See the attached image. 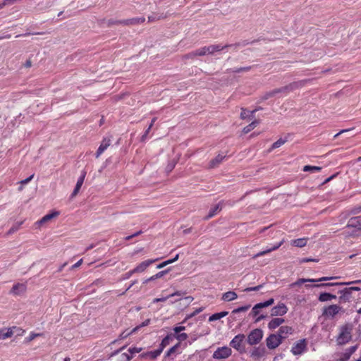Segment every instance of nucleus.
<instances>
[{
	"instance_id": "obj_44",
	"label": "nucleus",
	"mask_w": 361,
	"mask_h": 361,
	"mask_svg": "<svg viewBox=\"0 0 361 361\" xmlns=\"http://www.w3.org/2000/svg\"><path fill=\"white\" fill-rule=\"evenodd\" d=\"M133 357V355L130 353H123L121 355V361H130Z\"/></svg>"
},
{
	"instance_id": "obj_54",
	"label": "nucleus",
	"mask_w": 361,
	"mask_h": 361,
	"mask_svg": "<svg viewBox=\"0 0 361 361\" xmlns=\"http://www.w3.org/2000/svg\"><path fill=\"white\" fill-rule=\"evenodd\" d=\"M33 177H34V174H32V175H31L30 176H29L28 178H25V179H24V180H21V181L20 182V183L22 185H25V184L28 183H29V182H30L32 178H33Z\"/></svg>"
},
{
	"instance_id": "obj_14",
	"label": "nucleus",
	"mask_w": 361,
	"mask_h": 361,
	"mask_svg": "<svg viewBox=\"0 0 361 361\" xmlns=\"http://www.w3.org/2000/svg\"><path fill=\"white\" fill-rule=\"evenodd\" d=\"M232 46V44H226L225 46H221V44H212L207 46V53L208 54L212 55L215 52L220 51L224 50L225 48L231 47Z\"/></svg>"
},
{
	"instance_id": "obj_52",
	"label": "nucleus",
	"mask_w": 361,
	"mask_h": 361,
	"mask_svg": "<svg viewBox=\"0 0 361 361\" xmlns=\"http://www.w3.org/2000/svg\"><path fill=\"white\" fill-rule=\"evenodd\" d=\"M185 329V327L183 326H176L174 329H173V331H174V334H179L180 331H183Z\"/></svg>"
},
{
	"instance_id": "obj_8",
	"label": "nucleus",
	"mask_w": 361,
	"mask_h": 361,
	"mask_svg": "<svg viewBox=\"0 0 361 361\" xmlns=\"http://www.w3.org/2000/svg\"><path fill=\"white\" fill-rule=\"evenodd\" d=\"M339 276H335V277H322L318 279H299L295 282L291 283L290 285V287H295L296 286H300L305 282H321V281H326L331 279H339Z\"/></svg>"
},
{
	"instance_id": "obj_58",
	"label": "nucleus",
	"mask_w": 361,
	"mask_h": 361,
	"mask_svg": "<svg viewBox=\"0 0 361 361\" xmlns=\"http://www.w3.org/2000/svg\"><path fill=\"white\" fill-rule=\"evenodd\" d=\"M179 346V343L175 345L172 348H171L169 351L167 352V355L169 356L171 353H174L176 350V348Z\"/></svg>"
},
{
	"instance_id": "obj_41",
	"label": "nucleus",
	"mask_w": 361,
	"mask_h": 361,
	"mask_svg": "<svg viewBox=\"0 0 361 361\" xmlns=\"http://www.w3.org/2000/svg\"><path fill=\"white\" fill-rule=\"evenodd\" d=\"M286 142V140H283L282 138H280L277 141H276L275 142H274L272 144V146H271V149H276V148H279L281 146H282L283 144H285Z\"/></svg>"
},
{
	"instance_id": "obj_34",
	"label": "nucleus",
	"mask_w": 361,
	"mask_h": 361,
	"mask_svg": "<svg viewBox=\"0 0 361 361\" xmlns=\"http://www.w3.org/2000/svg\"><path fill=\"white\" fill-rule=\"evenodd\" d=\"M322 170V167L320 166H310V165H306L303 167V169L302 171H310V172H317V171H320Z\"/></svg>"
},
{
	"instance_id": "obj_61",
	"label": "nucleus",
	"mask_w": 361,
	"mask_h": 361,
	"mask_svg": "<svg viewBox=\"0 0 361 361\" xmlns=\"http://www.w3.org/2000/svg\"><path fill=\"white\" fill-rule=\"evenodd\" d=\"M352 294V291H359L360 290V288L357 286H352L350 288H346Z\"/></svg>"
},
{
	"instance_id": "obj_12",
	"label": "nucleus",
	"mask_w": 361,
	"mask_h": 361,
	"mask_svg": "<svg viewBox=\"0 0 361 361\" xmlns=\"http://www.w3.org/2000/svg\"><path fill=\"white\" fill-rule=\"evenodd\" d=\"M85 176H86V172L85 171H82V173H81V176L78 179V181H77L76 185L75 187V189L73 190V192H72V194L71 195V198L75 197L78 195V193L79 192V191H80V188H81V187H82V185L83 184Z\"/></svg>"
},
{
	"instance_id": "obj_29",
	"label": "nucleus",
	"mask_w": 361,
	"mask_h": 361,
	"mask_svg": "<svg viewBox=\"0 0 361 361\" xmlns=\"http://www.w3.org/2000/svg\"><path fill=\"white\" fill-rule=\"evenodd\" d=\"M307 238H298L291 241V245L298 247H303L307 244Z\"/></svg>"
},
{
	"instance_id": "obj_22",
	"label": "nucleus",
	"mask_w": 361,
	"mask_h": 361,
	"mask_svg": "<svg viewBox=\"0 0 361 361\" xmlns=\"http://www.w3.org/2000/svg\"><path fill=\"white\" fill-rule=\"evenodd\" d=\"M226 157L225 155L218 154L215 158L212 159L209 164V168L214 169L218 166Z\"/></svg>"
},
{
	"instance_id": "obj_25",
	"label": "nucleus",
	"mask_w": 361,
	"mask_h": 361,
	"mask_svg": "<svg viewBox=\"0 0 361 361\" xmlns=\"http://www.w3.org/2000/svg\"><path fill=\"white\" fill-rule=\"evenodd\" d=\"M237 298L238 295L234 291H228L223 294L221 299L224 301H232Z\"/></svg>"
},
{
	"instance_id": "obj_6",
	"label": "nucleus",
	"mask_w": 361,
	"mask_h": 361,
	"mask_svg": "<svg viewBox=\"0 0 361 361\" xmlns=\"http://www.w3.org/2000/svg\"><path fill=\"white\" fill-rule=\"evenodd\" d=\"M231 348L228 346L218 348L213 353L214 359H225L231 355Z\"/></svg>"
},
{
	"instance_id": "obj_33",
	"label": "nucleus",
	"mask_w": 361,
	"mask_h": 361,
	"mask_svg": "<svg viewBox=\"0 0 361 361\" xmlns=\"http://www.w3.org/2000/svg\"><path fill=\"white\" fill-rule=\"evenodd\" d=\"M175 335L169 334L167 335L161 341V345L162 350L164 348H165L166 345H169L170 342L174 338Z\"/></svg>"
},
{
	"instance_id": "obj_11",
	"label": "nucleus",
	"mask_w": 361,
	"mask_h": 361,
	"mask_svg": "<svg viewBox=\"0 0 361 361\" xmlns=\"http://www.w3.org/2000/svg\"><path fill=\"white\" fill-rule=\"evenodd\" d=\"M288 312V307L284 303H279L274 307L271 310V315L274 316H283Z\"/></svg>"
},
{
	"instance_id": "obj_4",
	"label": "nucleus",
	"mask_w": 361,
	"mask_h": 361,
	"mask_svg": "<svg viewBox=\"0 0 361 361\" xmlns=\"http://www.w3.org/2000/svg\"><path fill=\"white\" fill-rule=\"evenodd\" d=\"M342 310V307L337 305H331L324 308L322 315L329 319H333Z\"/></svg>"
},
{
	"instance_id": "obj_36",
	"label": "nucleus",
	"mask_w": 361,
	"mask_h": 361,
	"mask_svg": "<svg viewBox=\"0 0 361 361\" xmlns=\"http://www.w3.org/2000/svg\"><path fill=\"white\" fill-rule=\"evenodd\" d=\"M23 222H17L7 232L6 235H9L19 230Z\"/></svg>"
},
{
	"instance_id": "obj_5",
	"label": "nucleus",
	"mask_w": 361,
	"mask_h": 361,
	"mask_svg": "<svg viewBox=\"0 0 361 361\" xmlns=\"http://www.w3.org/2000/svg\"><path fill=\"white\" fill-rule=\"evenodd\" d=\"M145 21V18L144 17L140 18H133L126 20H116V21H109V24H118L123 25L126 26L142 24Z\"/></svg>"
},
{
	"instance_id": "obj_10",
	"label": "nucleus",
	"mask_w": 361,
	"mask_h": 361,
	"mask_svg": "<svg viewBox=\"0 0 361 361\" xmlns=\"http://www.w3.org/2000/svg\"><path fill=\"white\" fill-rule=\"evenodd\" d=\"M306 345L307 344L305 339L300 340L293 345L291 352L295 355H300L305 351Z\"/></svg>"
},
{
	"instance_id": "obj_3",
	"label": "nucleus",
	"mask_w": 361,
	"mask_h": 361,
	"mask_svg": "<svg viewBox=\"0 0 361 361\" xmlns=\"http://www.w3.org/2000/svg\"><path fill=\"white\" fill-rule=\"evenodd\" d=\"M263 337V331L259 329L252 330L248 335L247 341L250 345L259 343Z\"/></svg>"
},
{
	"instance_id": "obj_49",
	"label": "nucleus",
	"mask_w": 361,
	"mask_h": 361,
	"mask_svg": "<svg viewBox=\"0 0 361 361\" xmlns=\"http://www.w3.org/2000/svg\"><path fill=\"white\" fill-rule=\"evenodd\" d=\"M260 308L257 305V304L252 307L250 314L252 317H256L259 313Z\"/></svg>"
},
{
	"instance_id": "obj_38",
	"label": "nucleus",
	"mask_w": 361,
	"mask_h": 361,
	"mask_svg": "<svg viewBox=\"0 0 361 361\" xmlns=\"http://www.w3.org/2000/svg\"><path fill=\"white\" fill-rule=\"evenodd\" d=\"M156 120H157L156 117L152 118V121H151L148 128L146 130V131L145 132L144 135L142 136V138H141L142 141H145V140L148 133H149V131H150L151 128H152V126H153L154 122L156 121Z\"/></svg>"
},
{
	"instance_id": "obj_47",
	"label": "nucleus",
	"mask_w": 361,
	"mask_h": 361,
	"mask_svg": "<svg viewBox=\"0 0 361 361\" xmlns=\"http://www.w3.org/2000/svg\"><path fill=\"white\" fill-rule=\"evenodd\" d=\"M250 307V305H246V306L240 307H238L237 309L233 310L232 311V314H236V313L241 312H245Z\"/></svg>"
},
{
	"instance_id": "obj_31",
	"label": "nucleus",
	"mask_w": 361,
	"mask_h": 361,
	"mask_svg": "<svg viewBox=\"0 0 361 361\" xmlns=\"http://www.w3.org/2000/svg\"><path fill=\"white\" fill-rule=\"evenodd\" d=\"M259 123V121H258V120L253 121L251 123H250L249 125H247L243 129V133L244 134L248 133L252 130H253L255 127H257Z\"/></svg>"
},
{
	"instance_id": "obj_50",
	"label": "nucleus",
	"mask_w": 361,
	"mask_h": 361,
	"mask_svg": "<svg viewBox=\"0 0 361 361\" xmlns=\"http://www.w3.org/2000/svg\"><path fill=\"white\" fill-rule=\"evenodd\" d=\"M262 287V285H259L255 287H249L245 288V291L250 292V291H256L259 290Z\"/></svg>"
},
{
	"instance_id": "obj_57",
	"label": "nucleus",
	"mask_w": 361,
	"mask_h": 361,
	"mask_svg": "<svg viewBox=\"0 0 361 361\" xmlns=\"http://www.w3.org/2000/svg\"><path fill=\"white\" fill-rule=\"evenodd\" d=\"M248 117V114L247 111L244 109H242V111L240 113V118L241 119H245Z\"/></svg>"
},
{
	"instance_id": "obj_48",
	"label": "nucleus",
	"mask_w": 361,
	"mask_h": 361,
	"mask_svg": "<svg viewBox=\"0 0 361 361\" xmlns=\"http://www.w3.org/2000/svg\"><path fill=\"white\" fill-rule=\"evenodd\" d=\"M139 326L133 329L130 332H126V331H123L122 332L121 334H120V336H119V338L120 339H124L126 338H127L129 335H130L132 333L135 332L137 329H138Z\"/></svg>"
},
{
	"instance_id": "obj_51",
	"label": "nucleus",
	"mask_w": 361,
	"mask_h": 361,
	"mask_svg": "<svg viewBox=\"0 0 361 361\" xmlns=\"http://www.w3.org/2000/svg\"><path fill=\"white\" fill-rule=\"evenodd\" d=\"M319 260L317 259L312 258H302L300 260V263H305L309 262H317Z\"/></svg>"
},
{
	"instance_id": "obj_15",
	"label": "nucleus",
	"mask_w": 361,
	"mask_h": 361,
	"mask_svg": "<svg viewBox=\"0 0 361 361\" xmlns=\"http://www.w3.org/2000/svg\"><path fill=\"white\" fill-rule=\"evenodd\" d=\"M284 243V240H282L279 243H278L277 245L269 248V249H267L264 251H261L258 253H257L256 255H253L252 257V259H256L259 257H261V256H263V255H265L268 253H270L272 251H274V250H276L277 249H279L282 245L283 243Z\"/></svg>"
},
{
	"instance_id": "obj_9",
	"label": "nucleus",
	"mask_w": 361,
	"mask_h": 361,
	"mask_svg": "<svg viewBox=\"0 0 361 361\" xmlns=\"http://www.w3.org/2000/svg\"><path fill=\"white\" fill-rule=\"evenodd\" d=\"M245 336L244 334H238L231 341L230 345L234 349L241 351L243 350L241 344L245 341Z\"/></svg>"
},
{
	"instance_id": "obj_21",
	"label": "nucleus",
	"mask_w": 361,
	"mask_h": 361,
	"mask_svg": "<svg viewBox=\"0 0 361 361\" xmlns=\"http://www.w3.org/2000/svg\"><path fill=\"white\" fill-rule=\"evenodd\" d=\"M285 322L284 319L280 317L273 318L268 324L269 329H275Z\"/></svg>"
},
{
	"instance_id": "obj_16",
	"label": "nucleus",
	"mask_w": 361,
	"mask_h": 361,
	"mask_svg": "<svg viewBox=\"0 0 361 361\" xmlns=\"http://www.w3.org/2000/svg\"><path fill=\"white\" fill-rule=\"evenodd\" d=\"M293 329L288 326H282L279 328L277 334L281 336V339L286 338L288 335L292 334Z\"/></svg>"
},
{
	"instance_id": "obj_13",
	"label": "nucleus",
	"mask_w": 361,
	"mask_h": 361,
	"mask_svg": "<svg viewBox=\"0 0 361 361\" xmlns=\"http://www.w3.org/2000/svg\"><path fill=\"white\" fill-rule=\"evenodd\" d=\"M111 139L109 137H104L101 145H99L97 152H96V158H99V157L107 149V147L111 145Z\"/></svg>"
},
{
	"instance_id": "obj_35",
	"label": "nucleus",
	"mask_w": 361,
	"mask_h": 361,
	"mask_svg": "<svg viewBox=\"0 0 361 361\" xmlns=\"http://www.w3.org/2000/svg\"><path fill=\"white\" fill-rule=\"evenodd\" d=\"M178 257H179V255H176L174 258H173L171 259L166 260V261L159 264V265H157V268L158 269H161V268L164 267L165 266H166V265H168L169 264H171V263L177 261L178 259Z\"/></svg>"
},
{
	"instance_id": "obj_39",
	"label": "nucleus",
	"mask_w": 361,
	"mask_h": 361,
	"mask_svg": "<svg viewBox=\"0 0 361 361\" xmlns=\"http://www.w3.org/2000/svg\"><path fill=\"white\" fill-rule=\"evenodd\" d=\"M195 54H196V56H205V55L208 54L207 46H204L198 49H196Z\"/></svg>"
},
{
	"instance_id": "obj_27",
	"label": "nucleus",
	"mask_w": 361,
	"mask_h": 361,
	"mask_svg": "<svg viewBox=\"0 0 361 361\" xmlns=\"http://www.w3.org/2000/svg\"><path fill=\"white\" fill-rule=\"evenodd\" d=\"M221 209H222V206H221V203L217 204L216 205H215L213 208H212L209 210V212L205 219H209L213 217L218 212H219L221 210Z\"/></svg>"
},
{
	"instance_id": "obj_64",
	"label": "nucleus",
	"mask_w": 361,
	"mask_h": 361,
	"mask_svg": "<svg viewBox=\"0 0 361 361\" xmlns=\"http://www.w3.org/2000/svg\"><path fill=\"white\" fill-rule=\"evenodd\" d=\"M166 273H167V271H161L158 272L155 274V278L159 279L162 277Z\"/></svg>"
},
{
	"instance_id": "obj_24",
	"label": "nucleus",
	"mask_w": 361,
	"mask_h": 361,
	"mask_svg": "<svg viewBox=\"0 0 361 361\" xmlns=\"http://www.w3.org/2000/svg\"><path fill=\"white\" fill-rule=\"evenodd\" d=\"M169 16H171V13H169L168 12L166 13H160V14L159 13H153L152 15H151L148 17V20L149 22H154V21L159 20L161 19H165Z\"/></svg>"
},
{
	"instance_id": "obj_62",
	"label": "nucleus",
	"mask_w": 361,
	"mask_h": 361,
	"mask_svg": "<svg viewBox=\"0 0 361 361\" xmlns=\"http://www.w3.org/2000/svg\"><path fill=\"white\" fill-rule=\"evenodd\" d=\"M184 295V293L183 292H181V291H176L171 295H169V297L171 298V297H173V296H182Z\"/></svg>"
},
{
	"instance_id": "obj_19",
	"label": "nucleus",
	"mask_w": 361,
	"mask_h": 361,
	"mask_svg": "<svg viewBox=\"0 0 361 361\" xmlns=\"http://www.w3.org/2000/svg\"><path fill=\"white\" fill-rule=\"evenodd\" d=\"M59 215V212H53L51 214H48L43 216L39 221L36 222V224L39 225V226L43 225L44 224L49 221L52 219L58 216Z\"/></svg>"
},
{
	"instance_id": "obj_43",
	"label": "nucleus",
	"mask_w": 361,
	"mask_h": 361,
	"mask_svg": "<svg viewBox=\"0 0 361 361\" xmlns=\"http://www.w3.org/2000/svg\"><path fill=\"white\" fill-rule=\"evenodd\" d=\"M250 66H247V67H241V68H234V69H231V71L232 73H241V72H247V71H249L250 70Z\"/></svg>"
},
{
	"instance_id": "obj_40",
	"label": "nucleus",
	"mask_w": 361,
	"mask_h": 361,
	"mask_svg": "<svg viewBox=\"0 0 361 361\" xmlns=\"http://www.w3.org/2000/svg\"><path fill=\"white\" fill-rule=\"evenodd\" d=\"M343 282H337V283H319L315 284L314 287H325V286H344V284H340Z\"/></svg>"
},
{
	"instance_id": "obj_46",
	"label": "nucleus",
	"mask_w": 361,
	"mask_h": 361,
	"mask_svg": "<svg viewBox=\"0 0 361 361\" xmlns=\"http://www.w3.org/2000/svg\"><path fill=\"white\" fill-rule=\"evenodd\" d=\"M162 350H163L162 348H160V349H158V350H154V351H151V352L149 353V355L152 359L156 358L157 357H158L161 354Z\"/></svg>"
},
{
	"instance_id": "obj_60",
	"label": "nucleus",
	"mask_w": 361,
	"mask_h": 361,
	"mask_svg": "<svg viewBox=\"0 0 361 361\" xmlns=\"http://www.w3.org/2000/svg\"><path fill=\"white\" fill-rule=\"evenodd\" d=\"M82 263V259H80L78 262H76L75 264H74L71 268L70 269L71 270H73L74 269H76L78 267H79Z\"/></svg>"
},
{
	"instance_id": "obj_42",
	"label": "nucleus",
	"mask_w": 361,
	"mask_h": 361,
	"mask_svg": "<svg viewBox=\"0 0 361 361\" xmlns=\"http://www.w3.org/2000/svg\"><path fill=\"white\" fill-rule=\"evenodd\" d=\"M43 336V334H41V333H33L32 332L30 336L25 338V341L27 342H30L32 341V340H34L35 338L37 337H39V336Z\"/></svg>"
},
{
	"instance_id": "obj_45",
	"label": "nucleus",
	"mask_w": 361,
	"mask_h": 361,
	"mask_svg": "<svg viewBox=\"0 0 361 361\" xmlns=\"http://www.w3.org/2000/svg\"><path fill=\"white\" fill-rule=\"evenodd\" d=\"M174 335H175L174 338H176L179 341H183L188 338V335L185 333H182V334L179 333V334H174Z\"/></svg>"
},
{
	"instance_id": "obj_55",
	"label": "nucleus",
	"mask_w": 361,
	"mask_h": 361,
	"mask_svg": "<svg viewBox=\"0 0 361 361\" xmlns=\"http://www.w3.org/2000/svg\"><path fill=\"white\" fill-rule=\"evenodd\" d=\"M170 297H169V295L167 297H163V298H155L153 300V302L154 303H157V302H165L167 300V299H169Z\"/></svg>"
},
{
	"instance_id": "obj_32",
	"label": "nucleus",
	"mask_w": 361,
	"mask_h": 361,
	"mask_svg": "<svg viewBox=\"0 0 361 361\" xmlns=\"http://www.w3.org/2000/svg\"><path fill=\"white\" fill-rule=\"evenodd\" d=\"M227 314H228V312H221L215 313L209 317V321L214 322V321L220 319L224 317L225 316H226Z\"/></svg>"
},
{
	"instance_id": "obj_7",
	"label": "nucleus",
	"mask_w": 361,
	"mask_h": 361,
	"mask_svg": "<svg viewBox=\"0 0 361 361\" xmlns=\"http://www.w3.org/2000/svg\"><path fill=\"white\" fill-rule=\"evenodd\" d=\"M266 342L268 348L275 349L282 343V340L281 339V336H279L277 334H273L266 339Z\"/></svg>"
},
{
	"instance_id": "obj_28",
	"label": "nucleus",
	"mask_w": 361,
	"mask_h": 361,
	"mask_svg": "<svg viewBox=\"0 0 361 361\" xmlns=\"http://www.w3.org/2000/svg\"><path fill=\"white\" fill-rule=\"evenodd\" d=\"M336 298V296L335 295H332L329 293H322L319 296V300L320 302H326L332 299H335Z\"/></svg>"
},
{
	"instance_id": "obj_18",
	"label": "nucleus",
	"mask_w": 361,
	"mask_h": 361,
	"mask_svg": "<svg viewBox=\"0 0 361 361\" xmlns=\"http://www.w3.org/2000/svg\"><path fill=\"white\" fill-rule=\"evenodd\" d=\"M25 290H26L25 285H24L23 283H16L12 287V288L10 291V293L13 294V295H18L23 293L25 291Z\"/></svg>"
},
{
	"instance_id": "obj_63",
	"label": "nucleus",
	"mask_w": 361,
	"mask_h": 361,
	"mask_svg": "<svg viewBox=\"0 0 361 361\" xmlns=\"http://www.w3.org/2000/svg\"><path fill=\"white\" fill-rule=\"evenodd\" d=\"M195 54V51H192V52L188 54L187 55H185V57L187 59H193L194 57L197 56L196 54Z\"/></svg>"
},
{
	"instance_id": "obj_56",
	"label": "nucleus",
	"mask_w": 361,
	"mask_h": 361,
	"mask_svg": "<svg viewBox=\"0 0 361 361\" xmlns=\"http://www.w3.org/2000/svg\"><path fill=\"white\" fill-rule=\"evenodd\" d=\"M359 283H361V280H355V281H349V282H343L341 284H344V286H348V285H351V284H359Z\"/></svg>"
},
{
	"instance_id": "obj_53",
	"label": "nucleus",
	"mask_w": 361,
	"mask_h": 361,
	"mask_svg": "<svg viewBox=\"0 0 361 361\" xmlns=\"http://www.w3.org/2000/svg\"><path fill=\"white\" fill-rule=\"evenodd\" d=\"M142 348H130L128 349V352L133 355L135 353H140L141 351Z\"/></svg>"
},
{
	"instance_id": "obj_37",
	"label": "nucleus",
	"mask_w": 361,
	"mask_h": 361,
	"mask_svg": "<svg viewBox=\"0 0 361 361\" xmlns=\"http://www.w3.org/2000/svg\"><path fill=\"white\" fill-rule=\"evenodd\" d=\"M274 298H270L269 300H268L267 301H265L264 302L257 303V305L260 309H262V308L267 307L271 305L272 304H274Z\"/></svg>"
},
{
	"instance_id": "obj_17",
	"label": "nucleus",
	"mask_w": 361,
	"mask_h": 361,
	"mask_svg": "<svg viewBox=\"0 0 361 361\" xmlns=\"http://www.w3.org/2000/svg\"><path fill=\"white\" fill-rule=\"evenodd\" d=\"M157 259H147L142 262H141L140 264H138L135 269L134 271H136V273H141L144 271L150 264L154 263Z\"/></svg>"
},
{
	"instance_id": "obj_23",
	"label": "nucleus",
	"mask_w": 361,
	"mask_h": 361,
	"mask_svg": "<svg viewBox=\"0 0 361 361\" xmlns=\"http://www.w3.org/2000/svg\"><path fill=\"white\" fill-rule=\"evenodd\" d=\"M347 227H353L361 229V216L351 218L347 224Z\"/></svg>"
},
{
	"instance_id": "obj_26",
	"label": "nucleus",
	"mask_w": 361,
	"mask_h": 361,
	"mask_svg": "<svg viewBox=\"0 0 361 361\" xmlns=\"http://www.w3.org/2000/svg\"><path fill=\"white\" fill-rule=\"evenodd\" d=\"M13 334L11 329H0V339L4 340L11 337Z\"/></svg>"
},
{
	"instance_id": "obj_2",
	"label": "nucleus",
	"mask_w": 361,
	"mask_h": 361,
	"mask_svg": "<svg viewBox=\"0 0 361 361\" xmlns=\"http://www.w3.org/2000/svg\"><path fill=\"white\" fill-rule=\"evenodd\" d=\"M351 328L348 325L343 326L337 338V343L339 345L347 343L351 339Z\"/></svg>"
},
{
	"instance_id": "obj_1",
	"label": "nucleus",
	"mask_w": 361,
	"mask_h": 361,
	"mask_svg": "<svg viewBox=\"0 0 361 361\" xmlns=\"http://www.w3.org/2000/svg\"><path fill=\"white\" fill-rule=\"evenodd\" d=\"M310 81V79L302 80L291 82L286 86L274 89L271 91L269 92L268 93H267L265 99H267L271 97H274V95H276V94H279V93L288 94L290 92H293L295 90H297V89L304 87Z\"/></svg>"
},
{
	"instance_id": "obj_30",
	"label": "nucleus",
	"mask_w": 361,
	"mask_h": 361,
	"mask_svg": "<svg viewBox=\"0 0 361 361\" xmlns=\"http://www.w3.org/2000/svg\"><path fill=\"white\" fill-rule=\"evenodd\" d=\"M356 347L352 346L347 350V351L343 354V357L339 359L340 361H347L351 355L355 351Z\"/></svg>"
},
{
	"instance_id": "obj_59",
	"label": "nucleus",
	"mask_w": 361,
	"mask_h": 361,
	"mask_svg": "<svg viewBox=\"0 0 361 361\" xmlns=\"http://www.w3.org/2000/svg\"><path fill=\"white\" fill-rule=\"evenodd\" d=\"M136 273V271H134V269L127 273L125 274L123 279H129L133 274Z\"/></svg>"
},
{
	"instance_id": "obj_20",
	"label": "nucleus",
	"mask_w": 361,
	"mask_h": 361,
	"mask_svg": "<svg viewBox=\"0 0 361 361\" xmlns=\"http://www.w3.org/2000/svg\"><path fill=\"white\" fill-rule=\"evenodd\" d=\"M341 295L339 297V301L341 302H349L352 298L350 292L345 288L338 291Z\"/></svg>"
}]
</instances>
